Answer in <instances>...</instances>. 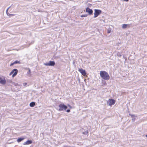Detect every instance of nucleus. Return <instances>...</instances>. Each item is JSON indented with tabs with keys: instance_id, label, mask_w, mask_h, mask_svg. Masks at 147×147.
I'll return each mask as SVG.
<instances>
[{
	"instance_id": "0eeeda50",
	"label": "nucleus",
	"mask_w": 147,
	"mask_h": 147,
	"mask_svg": "<svg viewBox=\"0 0 147 147\" xmlns=\"http://www.w3.org/2000/svg\"><path fill=\"white\" fill-rule=\"evenodd\" d=\"M78 71L80 72V73L81 74L84 76H85L86 75V71L83 69H79Z\"/></svg>"
},
{
	"instance_id": "9b49d317",
	"label": "nucleus",
	"mask_w": 147,
	"mask_h": 147,
	"mask_svg": "<svg viewBox=\"0 0 147 147\" xmlns=\"http://www.w3.org/2000/svg\"><path fill=\"white\" fill-rule=\"evenodd\" d=\"M24 138H23V137H20V138H19L17 140V142L19 143L20 142H21V141L23 140H24Z\"/></svg>"
},
{
	"instance_id": "bb28decb",
	"label": "nucleus",
	"mask_w": 147,
	"mask_h": 147,
	"mask_svg": "<svg viewBox=\"0 0 147 147\" xmlns=\"http://www.w3.org/2000/svg\"><path fill=\"white\" fill-rule=\"evenodd\" d=\"M11 7V6L9 7L7 9V10H6V13H7V12H8V9Z\"/></svg>"
},
{
	"instance_id": "4468645a",
	"label": "nucleus",
	"mask_w": 147,
	"mask_h": 147,
	"mask_svg": "<svg viewBox=\"0 0 147 147\" xmlns=\"http://www.w3.org/2000/svg\"><path fill=\"white\" fill-rule=\"evenodd\" d=\"M128 25L127 24H123L122 26V28H127Z\"/></svg>"
},
{
	"instance_id": "39448f33",
	"label": "nucleus",
	"mask_w": 147,
	"mask_h": 147,
	"mask_svg": "<svg viewBox=\"0 0 147 147\" xmlns=\"http://www.w3.org/2000/svg\"><path fill=\"white\" fill-rule=\"evenodd\" d=\"M115 101L113 99H109V100L107 101V103L109 106H111L115 104Z\"/></svg>"
},
{
	"instance_id": "412c9836",
	"label": "nucleus",
	"mask_w": 147,
	"mask_h": 147,
	"mask_svg": "<svg viewBox=\"0 0 147 147\" xmlns=\"http://www.w3.org/2000/svg\"><path fill=\"white\" fill-rule=\"evenodd\" d=\"M28 71L27 72V74H29L31 72V71H30V69L29 68H28Z\"/></svg>"
},
{
	"instance_id": "6ab92c4d",
	"label": "nucleus",
	"mask_w": 147,
	"mask_h": 147,
	"mask_svg": "<svg viewBox=\"0 0 147 147\" xmlns=\"http://www.w3.org/2000/svg\"><path fill=\"white\" fill-rule=\"evenodd\" d=\"M129 115L131 116V117L132 118H133V117H135V116L134 115H131L130 114H129Z\"/></svg>"
},
{
	"instance_id": "f257e3e1",
	"label": "nucleus",
	"mask_w": 147,
	"mask_h": 147,
	"mask_svg": "<svg viewBox=\"0 0 147 147\" xmlns=\"http://www.w3.org/2000/svg\"><path fill=\"white\" fill-rule=\"evenodd\" d=\"M100 77L105 80H108L110 79V76L105 71H100Z\"/></svg>"
},
{
	"instance_id": "b1692460",
	"label": "nucleus",
	"mask_w": 147,
	"mask_h": 147,
	"mask_svg": "<svg viewBox=\"0 0 147 147\" xmlns=\"http://www.w3.org/2000/svg\"><path fill=\"white\" fill-rule=\"evenodd\" d=\"M66 112L67 113H69L70 112V110L69 109H67L66 110Z\"/></svg>"
},
{
	"instance_id": "cd10ccee",
	"label": "nucleus",
	"mask_w": 147,
	"mask_h": 147,
	"mask_svg": "<svg viewBox=\"0 0 147 147\" xmlns=\"http://www.w3.org/2000/svg\"><path fill=\"white\" fill-rule=\"evenodd\" d=\"M23 84L24 86H25L27 84V83H24Z\"/></svg>"
},
{
	"instance_id": "423d86ee",
	"label": "nucleus",
	"mask_w": 147,
	"mask_h": 147,
	"mask_svg": "<svg viewBox=\"0 0 147 147\" xmlns=\"http://www.w3.org/2000/svg\"><path fill=\"white\" fill-rule=\"evenodd\" d=\"M86 11L88 13L89 15H92L93 14V11L91 9H90L89 7H88L86 8Z\"/></svg>"
},
{
	"instance_id": "a211bd4d",
	"label": "nucleus",
	"mask_w": 147,
	"mask_h": 147,
	"mask_svg": "<svg viewBox=\"0 0 147 147\" xmlns=\"http://www.w3.org/2000/svg\"><path fill=\"white\" fill-rule=\"evenodd\" d=\"M13 84L15 86H16L17 85H18V84L17 83H15L13 82H12V85H13Z\"/></svg>"
},
{
	"instance_id": "c85d7f7f",
	"label": "nucleus",
	"mask_w": 147,
	"mask_h": 147,
	"mask_svg": "<svg viewBox=\"0 0 147 147\" xmlns=\"http://www.w3.org/2000/svg\"><path fill=\"white\" fill-rule=\"evenodd\" d=\"M124 1H128L129 0H124Z\"/></svg>"
},
{
	"instance_id": "7ed1b4c3",
	"label": "nucleus",
	"mask_w": 147,
	"mask_h": 147,
	"mask_svg": "<svg viewBox=\"0 0 147 147\" xmlns=\"http://www.w3.org/2000/svg\"><path fill=\"white\" fill-rule=\"evenodd\" d=\"M102 12V11L98 9H94V18L97 17Z\"/></svg>"
},
{
	"instance_id": "393cba45",
	"label": "nucleus",
	"mask_w": 147,
	"mask_h": 147,
	"mask_svg": "<svg viewBox=\"0 0 147 147\" xmlns=\"http://www.w3.org/2000/svg\"><path fill=\"white\" fill-rule=\"evenodd\" d=\"M14 64V62L12 63H11L10 65V66H12Z\"/></svg>"
},
{
	"instance_id": "f8f14e48",
	"label": "nucleus",
	"mask_w": 147,
	"mask_h": 147,
	"mask_svg": "<svg viewBox=\"0 0 147 147\" xmlns=\"http://www.w3.org/2000/svg\"><path fill=\"white\" fill-rule=\"evenodd\" d=\"M35 105V102H31L30 104V107H34Z\"/></svg>"
},
{
	"instance_id": "dca6fc26",
	"label": "nucleus",
	"mask_w": 147,
	"mask_h": 147,
	"mask_svg": "<svg viewBox=\"0 0 147 147\" xmlns=\"http://www.w3.org/2000/svg\"><path fill=\"white\" fill-rule=\"evenodd\" d=\"M88 133V130H86V131H85L84 132H83V134L84 135L87 134Z\"/></svg>"
},
{
	"instance_id": "4be33fe9",
	"label": "nucleus",
	"mask_w": 147,
	"mask_h": 147,
	"mask_svg": "<svg viewBox=\"0 0 147 147\" xmlns=\"http://www.w3.org/2000/svg\"><path fill=\"white\" fill-rule=\"evenodd\" d=\"M132 118V121L133 122H134L135 120V117H133V118Z\"/></svg>"
},
{
	"instance_id": "9d476101",
	"label": "nucleus",
	"mask_w": 147,
	"mask_h": 147,
	"mask_svg": "<svg viewBox=\"0 0 147 147\" xmlns=\"http://www.w3.org/2000/svg\"><path fill=\"white\" fill-rule=\"evenodd\" d=\"M32 142V141L31 140H28L26 142L23 143V145H28L31 144Z\"/></svg>"
},
{
	"instance_id": "f3484780",
	"label": "nucleus",
	"mask_w": 147,
	"mask_h": 147,
	"mask_svg": "<svg viewBox=\"0 0 147 147\" xmlns=\"http://www.w3.org/2000/svg\"><path fill=\"white\" fill-rule=\"evenodd\" d=\"M87 16V14H84L81 15V17L82 18L86 17Z\"/></svg>"
},
{
	"instance_id": "6e6552de",
	"label": "nucleus",
	"mask_w": 147,
	"mask_h": 147,
	"mask_svg": "<svg viewBox=\"0 0 147 147\" xmlns=\"http://www.w3.org/2000/svg\"><path fill=\"white\" fill-rule=\"evenodd\" d=\"M13 74L12 75V77L13 78L15 77L17 74L18 73V70L16 69H13L12 70Z\"/></svg>"
},
{
	"instance_id": "c756f323",
	"label": "nucleus",
	"mask_w": 147,
	"mask_h": 147,
	"mask_svg": "<svg viewBox=\"0 0 147 147\" xmlns=\"http://www.w3.org/2000/svg\"><path fill=\"white\" fill-rule=\"evenodd\" d=\"M10 15L11 16H13V14H10Z\"/></svg>"
},
{
	"instance_id": "5701e85b",
	"label": "nucleus",
	"mask_w": 147,
	"mask_h": 147,
	"mask_svg": "<svg viewBox=\"0 0 147 147\" xmlns=\"http://www.w3.org/2000/svg\"><path fill=\"white\" fill-rule=\"evenodd\" d=\"M68 106L69 107V108L70 109H71L72 108V106H71V105H69V104L68 105Z\"/></svg>"
},
{
	"instance_id": "ddd939ff",
	"label": "nucleus",
	"mask_w": 147,
	"mask_h": 147,
	"mask_svg": "<svg viewBox=\"0 0 147 147\" xmlns=\"http://www.w3.org/2000/svg\"><path fill=\"white\" fill-rule=\"evenodd\" d=\"M7 84L8 85H11L10 83L12 84V82H13L11 80H7Z\"/></svg>"
},
{
	"instance_id": "7c9ffc66",
	"label": "nucleus",
	"mask_w": 147,
	"mask_h": 147,
	"mask_svg": "<svg viewBox=\"0 0 147 147\" xmlns=\"http://www.w3.org/2000/svg\"><path fill=\"white\" fill-rule=\"evenodd\" d=\"M145 136L147 138V134Z\"/></svg>"
},
{
	"instance_id": "20e7f679",
	"label": "nucleus",
	"mask_w": 147,
	"mask_h": 147,
	"mask_svg": "<svg viewBox=\"0 0 147 147\" xmlns=\"http://www.w3.org/2000/svg\"><path fill=\"white\" fill-rule=\"evenodd\" d=\"M44 65L47 66H54L55 64V63L54 61H49L48 63H44Z\"/></svg>"
},
{
	"instance_id": "f03ea898",
	"label": "nucleus",
	"mask_w": 147,
	"mask_h": 147,
	"mask_svg": "<svg viewBox=\"0 0 147 147\" xmlns=\"http://www.w3.org/2000/svg\"><path fill=\"white\" fill-rule=\"evenodd\" d=\"M59 108L58 110L59 111H66L67 108V107L63 104H60L59 105Z\"/></svg>"
},
{
	"instance_id": "2eb2a0df",
	"label": "nucleus",
	"mask_w": 147,
	"mask_h": 147,
	"mask_svg": "<svg viewBox=\"0 0 147 147\" xmlns=\"http://www.w3.org/2000/svg\"><path fill=\"white\" fill-rule=\"evenodd\" d=\"M14 64H17V63H20V61H18L17 60L16 61L14 62Z\"/></svg>"
},
{
	"instance_id": "1a4fd4ad",
	"label": "nucleus",
	"mask_w": 147,
	"mask_h": 147,
	"mask_svg": "<svg viewBox=\"0 0 147 147\" xmlns=\"http://www.w3.org/2000/svg\"><path fill=\"white\" fill-rule=\"evenodd\" d=\"M6 82V81L5 80L4 78L3 79L0 77V83L3 85L5 84Z\"/></svg>"
},
{
	"instance_id": "aec40b11",
	"label": "nucleus",
	"mask_w": 147,
	"mask_h": 147,
	"mask_svg": "<svg viewBox=\"0 0 147 147\" xmlns=\"http://www.w3.org/2000/svg\"><path fill=\"white\" fill-rule=\"evenodd\" d=\"M109 29H108V30H107V33H110L111 32V30H110V28H109Z\"/></svg>"
},
{
	"instance_id": "a878e982",
	"label": "nucleus",
	"mask_w": 147,
	"mask_h": 147,
	"mask_svg": "<svg viewBox=\"0 0 147 147\" xmlns=\"http://www.w3.org/2000/svg\"><path fill=\"white\" fill-rule=\"evenodd\" d=\"M13 74V73L12 71H11L9 74V75L10 76V75H11L12 74Z\"/></svg>"
}]
</instances>
